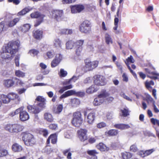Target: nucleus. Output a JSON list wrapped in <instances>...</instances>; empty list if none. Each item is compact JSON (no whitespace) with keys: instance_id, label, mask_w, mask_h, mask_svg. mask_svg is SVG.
<instances>
[{"instance_id":"obj_1","label":"nucleus","mask_w":159,"mask_h":159,"mask_svg":"<svg viewBox=\"0 0 159 159\" xmlns=\"http://www.w3.org/2000/svg\"><path fill=\"white\" fill-rule=\"evenodd\" d=\"M19 46L20 43L18 41L9 43L1 53V58L6 60H11L14 57V54L18 51V48Z\"/></svg>"},{"instance_id":"obj_2","label":"nucleus","mask_w":159,"mask_h":159,"mask_svg":"<svg viewBox=\"0 0 159 159\" xmlns=\"http://www.w3.org/2000/svg\"><path fill=\"white\" fill-rule=\"evenodd\" d=\"M5 129L11 133H17L22 131L24 127L17 124H8L4 126Z\"/></svg>"},{"instance_id":"obj_3","label":"nucleus","mask_w":159,"mask_h":159,"mask_svg":"<svg viewBox=\"0 0 159 159\" xmlns=\"http://www.w3.org/2000/svg\"><path fill=\"white\" fill-rule=\"evenodd\" d=\"M22 139L27 146H32L35 143V139L33 135L30 133H25L22 137Z\"/></svg>"},{"instance_id":"obj_4","label":"nucleus","mask_w":159,"mask_h":159,"mask_svg":"<svg viewBox=\"0 0 159 159\" xmlns=\"http://www.w3.org/2000/svg\"><path fill=\"white\" fill-rule=\"evenodd\" d=\"M83 119L81 113L78 111L73 114V118L72 120L73 125L76 127H80L82 124Z\"/></svg>"},{"instance_id":"obj_5","label":"nucleus","mask_w":159,"mask_h":159,"mask_svg":"<svg viewBox=\"0 0 159 159\" xmlns=\"http://www.w3.org/2000/svg\"><path fill=\"white\" fill-rule=\"evenodd\" d=\"M109 95V93L105 91L100 93L97 98L94 99L93 104L95 106L101 105L105 101V98Z\"/></svg>"},{"instance_id":"obj_6","label":"nucleus","mask_w":159,"mask_h":159,"mask_svg":"<svg viewBox=\"0 0 159 159\" xmlns=\"http://www.w3.org/2000/svg\"><path fill=\"white\" fill-rule=\"evenodd\" d=\"M45 102H40L37 106L29 105L27 107V109L30 112L37 114L42 110V108L45 107Z\"/></svg>"},{"instance_id":"obj_7","label":"nucleus","mask_w":159,"mask_h":159,"mask_svg":"<svg viewBox=\"0 0 159 159\" xmlns=\"http://www.w3.org/2000/svg\"><path fill=\"white\" fill-rule=\"evenodd\" d=\"M94 84L97 86H102L105 84V78L104 76L97 75L94 76Z\"/></svg>"},{"instance_id":"obj_8","label":"nucleus","mask_w":159,"mask_h":159,"mask_svg":"<svg viewBox=\"0 0 159 159\" xmlns=\"http://www.w3.org/2000/svg\"><path fill=\"white\" fill-rule=\"evenodd\" d=\"M80 30L82 33H88L91 30V27L87 21L84 22L80 26Z\"/></svg>"},{"instance_id":"obj_9","label":"nucleus","mask_w":159,"mask_h":159,"mask_svg":"<svg viewBox=\"0 0 159 159\" xmlns=\"http://www.w3.org/2000/svg\"><path fill=\"white\" fill-rule=\"evenodd\" d=\"M20 113V119L21 121H25L29 119V116L28 113L25 110H24V107H21Z\"/></svg>"},{"instance_id":"obj_10","label":"nucleus","mask_w":159,"mask_h":159,"mask_svg":"<svg viewBox=\"0 0 159 159\" xmlns=\"http://www.w3.org/2000/svg\"><path fill=\"white\" fill-rule=\"evenodd\" d=\"M85 72V70H81L80 68H78L76 70V74L70 79V80L71 81H72L74 82H75Z\"/></svg>"},{"instance_id":"obj_11","label":"nucleus","mask_w":159,"mask_h":159,"mask_svg":"<svg viewBox=\"0 0 159 159\" xmlns=\"http://www.w3.org/2000/svg\"><path fill=\"white\" fill-rule=\"evenodd\" d=\"M70 80H66L62 82V84L64 85H66L65 86L60 89L59 92L60 93H63L65 91L70 89H71L73 88V86L71 84H69L71 82Z\"/></svg>"},{"instance_id":"obj_12","label":"nucleus","mask_w":159,"mask_h":159,"mask_svg":"<svg viewBox=\"0 0 159 159\" xmlns=\"http://www.w3.org/2000/svg\"><path fill=\"white\" fill-rule=\"evenodd\" d=\"M98 63L97 61H91L86 60L85 61V66L89 70H91L98 66Z\"/></svg>"},{"instance_id":"obj_13","label":"nucleus","mask_w":159,"mask_h":159,"mask_svg":"<svg viewBox=\"0 0 159 159\" xmlns=\"http://www.w3.org/2000/svg\"><path fill=\"white\" fill-rule=\"evenodd\" d=\"M77 132L79 138L81 141H84L87 139L86 129H80Z\"/></svg>"},{"instance_id":"obj_14","label":"nucleus","mask_w":159,"mask_h":159,"mask_svg":"<svg viewBox=\"0 0 159 159\" xmlns=\"http://www.w3.org/2000/svg\"><path fill=\"white\" fill-rule=\"evenodd\" d=\"M31 17L32 18H40V19L37 21L36 23L34 25V26L37 27L43 21V15H40L39 13L36 12L32 13L30 15Z\"/></svg>"},{"instance_id":"obj_15","label":"nucleus","mask_w":159,"mask_h":159,"mask_svg":"<svg viewBox=\"0 0 159 159\" xmlns=\"http://www.w3.org/2000/svg\"><path fill=\"white\" fill-rule=\"evenodd\" d=\"M80 93L82 95H83V93L81 92H76L75 90H71L65 92L60 97V98L62 99L63 98H65L74 94H76L78 95Z\"/></svg>"},{"instance_id":"obj_16","label":"nucleus","mask_w":159,"mask_h":159,"mask_svg":"<svg viewBox=\"0 0 159 159\" xmlns=\"http://www.w3.org/2000/svg\"><path fill=\"white\" fill-rule=\"evenodd\" d=\"M63 14V11L62 10H54L52 12V17L56 19L57 20H60L61 17Z\"/></svg>"},{"instance_id":"obj_17","label":"nucleus","mask_w":159,"mask_h":159,"mask_svg":"<svg viewBox=\"0 0 159 159\" xmlns=\"http://www.w3.org/2000/svg\"><path fill=\"white\" fill-rule=\"evenodd\" d=\"M2 84L5 87L9 88L13 86L15 81L12 79H6L3 80Z\"/></svg>"},{"instance_id":"obj_18","label":"nucleus","mask_w":159,"mask_h":159,"mask_svg":"<svg viewBox=\"0 0 159 159\" xmlns=\"http://www.w3.org/2000/svg\"><path fill=\"white\" fill-rule=\"evenodd\" d=\"M145 70L148 73L155 75V76H150L148 75L147 76L148 77L152 79H154L155 80L158 79V77L159 76V73L157 72L156 71H152L150 69L148 68H145Z\"/></svg>"},{"instance_id":"obj_19","label":"nucleus","mask_w":159,"mask_h":159,"mask_svg":"<svg viewBox=\"0 0 159 159\" xmlns=\"http://www.w3.org/2000/svg\"><path fill=\"white\" fill-rule=\"evenodd\" d=\"M98 89V87L94 84L88 88L86 90V92L88 94H91L96 92Z\"/></svg>"},{"instance_id":"obj_20","label":"nucleus","mask_w":159,"mask_h":159,"mask_svg":"<svg viewBox=\"0 0 159 159\" xmlns=\"http://www.w3.org/2000/svg\"><path fill=\"white\" fill-rule=\"evenodd\" d=\"M34 37L38 40L41 39L42 38L43 31L39 30H34L33 32Z\"/></svg>"},{"instance_id":"obj_21","label":"nucleus","mask_w":159,"mask_h":159,"mask_svg":"<svg viewBox=\"0 0 159 159\" xmlns=\"http://www.w3.org/2000/svg\"><path fill=\"white\" fill-rule=\"evenodd\" d=\"M22 147L16 143L13 144L12 146V149L15 152H20L22 150Z\"/></svg>"},{"instance_id":"obj_22","label":"nucleus","mask_w":159,"mask_h":159,"mask_svg":"<svg viewBox=\"0 0 159 159\" xmlns=\"http://www.w3.org/2000/svg\"><path fill=\"white\" fill-rule=\"evenodd\" d=\"M95 118V114L94 112L92 111L89 113L87 116V122L90 124L93 123Z\"/></svg>"},{"instance_id":"obj_23","label":"nucleus","mask_w":159,"mask_h":159,"mask_svg":"<svg viewBox=\"0 0 159 159\" xmlns=\"http://www.w3.org/2000/svg\"><path fill=\"white\" fill-rule=\"evenodd\" d=\"M96 147L97 149L102 152L107 151L109 150L108 147L102 143H99L97 145Z\"/></svg>"},{"instance_id":"obj_24","label":"nucleus","mask_w":159,"mask_h":159,"mask_svg":"<svg viewBox=\"0 0 159 159\" xmlns=\"http://www.w3.org/2000/svg\"><path fill=\"white\" fill-rule=\"evenodd\" d=\"M57 136L56 134L51 135L48 139L47 142L48 144L49 143L50 140H51V143L52 144H55L57 142Z\"/></svg>"},{"instance_id":"obj_25","label":"nucleus","mask_w":159,"mask_h":159,"mask_svg":"<svg viewBox=\"0 0 159 159\" xmlns=\"http://www.w3.org/2000/svg\"><path fill=\"white\" fill-rule=\"evenodd\" d=\"M0 100L4 104H7L10 102L8 94L5 95L4 94H1L0 96Z\"/></svg>"},{"instance_id":"obj_26","label":"nucleus","mask_w":159,"mask_h":159,"mask_svg":"<svg viewBox=\"0 0 159 159\" xmlns=\"http://www.w3.org/2000/svg\"><path fill=\"white\" fill-rule=\"evenodd\" d=\"M63 109L62 104H59L57 107H54L53 110V113L55 114H59L62 111Z\"/></svg>"},{"instance_id":"obj_27","label":"nucleus","mask_w":159,"mask_h":159,"mask_svg":"<svg viewBox=\"0 0 159 159\" xmlns=\"http://www.w3.org/2000/svg\"><path fill=\"white\" fill-rule=\"evenodd\" d=\"M8 97L9 98L10 101L11 100H14L17 99L19 102L20 101V98L18 95L14 93H11L8 94Z\"/></svg>"},{"instance_id":"obj_28","label":"nucleus","mask_w":159,"mask_h":159,"mask_svg":"<svg viewBox=\"0 0 159 159\" xmlns=\"http://www.w3.org/2000/svg\"><path fill=\"white\" fill-rule=\"evenodd\" d=\"M61 43V40L57 38L54 40L53 45L57 49H61L62 46Z\"/></svg>"},{"instance_id":"obj_29","label":"nucleus","mask_w":159,"mask_h":159,"mask_svg":"<svg viewBox=\"0 0 159 159\" xmlns=\"http://www.w3.org/2000/svg\"><path fill=\"white\" fill-rule=\"evenodd\" d=\"M19 20L20 19L19 18H14L12 20L9 21L7 24H6V26H7V28L8 27H12L15 25Z\"/></svg>"},{"instance_id":"obj_30","label":"nucleus","mask_w":159,"mask_h":159,"mask_svg":"<svg viewBox=\"0 0 159 159\" xmlns=\"http://www.w3.org/2000/svg\"><path fill=\"white\" fill-rule=\"evenodd\" d=\"M80 103V101L79 99L74 98L71 100L70 104L73 107L78 106Z\"/></svg>"},{"instance_id":"obj_31","label":"nucleus","mask_w":159,"mask_h":159,"mask_svg":"<svg viewBox=\"0 0 159 159\" xmlns=\"http://www.w3.org/2000/svg\"><path fill=\"white\" fill-rule=\"evenodd\" d=\"M119 21L118 18L116 17H115L114 20V26L113 28V32L116 34H118L119 33V31L117 30L118 28V23Z\"/></svg>"},{"instance_id":"obj_32","label":"nucleus","mask_w":159,"mask_h":159,"mask_svg":"<svg viewBox=\"0 0 159 159\" xmlns=\"http://www.w3.org/2000/svg\"><path fill=\"white\" fill-rule=\"evenodd\" d=\"M87 153L89 155L92 156L93 159H97V157L96 155L98 154V152L95 150H89L87 151Z\"/></svg>"},{"instance_id":"obj_33","label":"nucleus","mask_w":159,"mask_h":159,"mask_svg":"<svg viewBox=\"0 0 159 159\" xmlns=\"http://www.w3.org/2000/svg\"><path fill=\"white\" fill-rule=\"evenodd\" d=\"M31 27V25L29 24H26L20 27L21 30L23 32H26L28 31Z\"/></svg>"},{"instance_id":"obj_34","label":"nucleus","mask_w":159,"mask_h":159,"mask_svg":"<svg viewBox=\"0 0 159 159\" xmlns=\"http://www.w3.org/2000/svg\"><path fill=\"white\" fill-rule=\"evenodd\" d=\"M31 10V9L29 7H25L21 11L18 12L17 15L18 16H23L29 12Z\"/></svg>"},{"instance_id":"obj_35","label":"nucleus","mask_w":159,"mask_h":159,"mask_svg":"<svg viewBox=\"0 0 159 159\" xmlns=\"http://www.w3.org/2000/svg\"><path fill=\"white\" fill-rule=\"evenodd\" d=\"M8 154V151L0 146V157L7 156Z\"/></svg>"},{"instance_id":"obj_36","label":"nucleus","mask_w":159,"mask_h":159,"mask_svg":"<svg viewBox=\"0 0 159 159\" xmlns=\"http://www.w3.org/2000/svg\"><path fill=\"white\" fill-rule=\"evenodd\" d=\"M44 119L48 122H52L53 119L52 115L50 113H46L44 114Z\"/></svg>"},{"instance_id":"obj_37","label":"nucleus","mask_w":159,"mask_h":159,"mask_svg":"<svg viewBox=\"0 0 159 159\" xmlns=\"http://www.w3.org/2000/svg\"><path fill=\"white\" fill-rule=\"evenodd\" d=\"M63 154L65 155H67V159H71V153L70 152V149L69 148L65 150L63 152Z\"/></svg>"},{"instance_id":"obj_38","label":"nucleus","mask_w":159,"mask_h":159,"mask_svg":"<svg viewBox=\"0 0 159 159\" xmlns=\"http://www.w3.org/2000/svg\"><path fill=\"white\" fill-rule=\"evenodd\" d=\"M14 80L15 81V82L16 85L20 86H23L25 85V83L21 80L16 77H15Z\"/></svg>"},{"instance_id":"obj_39","label":"nucleus","mask_w":159,"mask_h":159,"mask_svg":"<svg viewBox=\"0 0 159 159\" xmlns=\"http://www.w3.org/2000/svg\"><path fill=\"white\" fill-rule=\"evenodd\" d=\"M121 156L123 159L130 158L132 156V155L129 152H124L121 153Z\"/></svg>"},{"instance_id":"obj_40","label":"nucleus","mask_w":159,"mask_h":159,"mask_svg":"<svg viewBox=\"0 0 159 159\" xmlns=\"http://www.w3.org/2000/svg\"><path fill=\"white\" fill-rule=\"evenodd\" d=\"M74 44V42L71 40L69 41L66 44V48L67 49H72Z\"/></svg>"},{"instance_id":"obj_41","label":"nucleus","mask_w":159,"mask_h":159,"mask_svg":"<svg viewBox=\"0 0 159 159\" xmlns=\"http://www.w3.org/2000/svg\"><path fill=\"white\" fill-rule=\"evenodd\" d=\"M16 75L19 77L23 78L25 76V73L19 70L15 71Z\"/></svg>"},{"instance_id":"obj_42","label":"nucleus","mask_w":159,"mask_h":159,"mask_svg":"<svg viewBox=\"0 0 159 159\" xmlns=\"http://www.w3.org/2000/svg\"><path fill=\"white\" fill-rule=\"evenodd\" d=\"M105 39L106 42L107 44H109L110 43H112V42L111 38L110 35L107 33H106L105 34Z\"/></svg>"},{"instance_id":"obj_43","label":"nucleus","mask_w":159,"mask_h":159,"mask_svg":"<svg viewBox=\"0 0 159 159\" xmlns=\"http://www.w3.org/2000/svg\"><path fill=\"white\" fill-rule=\"evenodd\" d=\"M154 82L152 80L150 81H146L145 83V85L146 87L149 90L151 91L150 89L152 88L151 85H154Z\"/></svg>"},{"instance_id":"obj_44","label":"nucleus","mask_w":159,"mask_h":159,"mask_svg":"<svg viewBox=\"0 0 159 159\" xmlns=\"http://www.w3.org/2000/svg\"><path fill=\"white\" fill-rule=\"evenodd\" d=\"M135 61V60L134 59L133 57L132 56H130L129 57H128L126 60L125 64L127 66V64H129V63H134Z\"/></svg>"},{"instance_id":"obj_45","label":"nucleus","mask_w":159,"mask_h":159,"mask_svg":"<svg viewBox=\"0 0 159 159\" xmlns=\"http://www.w3.org/2000/svg\"><path fill=\"white\" fill-rule=\"evenodd\" d=\"M67 71L63 69H61L60 70L59 75L61 77H65L67 75Z\"/></svg>"},{"instance_id":"obj_46","label":"nucleus","mask_w":159,"mask_h":159,"mask_svg":"<svg viewBox=\"0 0 159 159\" xmlns=\"http://www.w3.org/2000/svg\"><path fill=\"white\" fill-rule=\"evenodd\" d=\"M118 133V131L117 130L112 129L109 131L107 134L111 136H113L116 135Z\"/></svg>"},{"instance_id":"obj_47","label":"nucleus","mask_w":159,"mask_h":159,"mask_svg":"<svg viewBox=\"0 0 159 159\" xmlns=\"http://www.w3.org/2000/svg\"><path fill=\"white\" fill-rule=\"evenodd\" d=\"M20 108H19L15 111L11 112L9 113V115L11 117H13L15 115L18 114L20 111Z\"/></svg>"},{"instance_id":"obj_48","label":"nucleus","mask_w":159,"mask_h":159,"mask_svg":"<svg viewBox=\"0 0 159 159\" xmlns=\"http://www.w3.org/2000/svg\"><path fill=\"white\" fill-rule=\"evenodd\" d=\"M7 29V26L4 24V23L2 22L0 23V33L3 30H6Z\"/></svg>"},{"instance_id":"obj_49","label":"nucleus","mask_w":159,"mask_h":159,"mask_svg":"<svg viewBox=\"0 0 159 159\" xmlns=\"http://www.w3.org/2000/svg\"><path fill=\"white\" fill-rule=\"evenodd\" d=\"M106 124L103 122L99 123L97 125V127L98 129H101L104 128L106 127Z\"/></svg>"},{"instance_id":"obj_50","label":"nucleus","mask_w":159,"mask_h":159,"mask_svg":"<svg viewBox=\"0 0 159 159\" xmlns=\"http://www.w3.org/2000/svg\"><path fill=\"white\" fill-rule=\"evenodd\" d=\"M92 82V79L91 77H88L85 79L83 81V84H89L91 83Z\"/></svg>"},{"instance_id":"obj_51","label":"nucleus","mask_w":159,"mask_h":159,"mask_svg":"<svg viewBox=\"0 0 159 159\" xmlns=\"http://www.w3.org/2000/svg\"><path fill=\"white\" fill-rule=\"evenodd\" d=\"M122 116L124 117H126L129 115L128 110L127 109L124 108L121 111Z\"/></svg>"},{"instance_id":"obj_52","label":"nucleus","mask_w":159,"mask_h":159,"mask_svg":"<svg viewBox=\"0 0 159 159\" xmlns=\"http://www.w3.org/2000/svg\"><path fill=\"white\" fill-rule=\"evenodd\" d=\"M76 6L78 13H80L83 11L85 8L84 6L81 4L77 5Z\"/></svg>"},{"instance_id":"obj_53","label":"nucleus","mask_w":159,"mask_h":159,"mask_svg":"<svg viewBox=\"0 0 159 159\" xmlns=\"http://www.w3.org/2000/svg\"><path fill=\"white\" fill-rule=\"evenodd\" d=\"M122 80L125 82H127L129 81V78L127 74L123 73L122 75Z\"/></svg>"},{"instance_id":"obj_54","label":"nucleus","mask_w":159,"mask_h":159,"mask_svg":"<svg viewBox=\"0 0 159 159\" xmlns=\"http://www.w3.org/2000/svg\"><path fill=\"white\" fill-rule=\"evenodd\" d=\"M55 55L53 51H48L47 52L46 55L48 58L51 59Z\"/></svg>"},{"instance_id":"obj_55","label":"nucleus","mask_w":159,"mask_h":159,"mask_svg":"<svg viewBox=\"0 0 159 159\" xmlns=\"http://www.w3.org/2000/svg\"><path fill=\"white\" fill-rule=\"evenodd\" d=\"M60 62L59 61L54 59L51 62V66L52 67H55L58 65Z\"/></svg>"},{"instance_id":"obj_56","label":"nucleus","mask_w":159,"mask_h":159,"mask_svg":"<svg viewBox=\"0 0 159 159\" xmlns=\"http://www.w3.org/2000/svg\"><path fill=\"white\" fill-rule=\"evenodd\" d=\"M84 42L83 40H79L77 41L75 43V45L77 47H82Z\"/></svg>"},{"instance_id":"obj_57","label":"nucleus","mask_w":159,"mask_h":159,"mask_svg":"<svg viewBox=\"0 0 159 159\" xmlns=\"http://www.w3.org/2000/svg\"><path fill=\"white\" fill-rule=\"evenodd\" d=\"M39 51L37 50L32 49L29 51V53L32 55L34 56L35 55H36L39 53Z\"/></svg>"},{"instance_id":"obj_58","label":"nucleus","mask_w":159,"mask_h":159,"mask_svg":"<svg viewBox=\"0 0 159 159\" xmlns=\"http://www.w3.org/2000/svg\"><path fill=\"white\" fill-rule=\"evenodd\" d=\"M130 149L131 152H136L138 150L135 144L131 145L130 147Z\"/></svg>"},{"instance_id":"obj_59","label":"nucleus","mask_w":159,"mask_h":159,"mask_svg":"<svg viewBox=\"0 0 159 159\" xmlns=\"http://www.w3.org/2000/svg\"><path fill=\"white\" fill-rule=\"evenodd\" d=\"M20 56L19 55H16L15 59V62L16 64V65L17 66H19V59H20Z\"/></svg>"},{"instance_id":"obj_60","label":"nucleus","mask_w":159,"mask_h":159,"mask_svg":"<svg viewBox=\"0 0 159 159\" xmlns=\"http://www.w3.org/2000/svg\"><path fill=\"white\" fill-rule=\"evenodd\" d=\"M77 48L75 51L76 54L77 55L79 56L82 51V47H78Z\"/></svg>"},{"instance_id":"obj_61","label":"nucleus","mask_w":159,"mask_h":159,"mask_svg":"<svg viewBox=\"0 0 159 159\" xmlns=\"http://www.w3.org/2000/svg\"><path fill=\"white\" fill-rule=\"evenodd\" d=\"M71 12L72 13H78L76 5L73 6L71 7Z\"/></svg>"},{"instance_id":"obj_62","label":"nucleus","mask_w":159,"mask_h":159,"mask_svg":"<svg viewBox=\"0 0 159 159\" xmlns=\"http://www.w3.org/2000/svg\"><path fill=\"white\" fill-rule=\"evenodd\" d=\"M71 12L72 13H78L76 5L73 6L71 7Z\"/></svg>"},{"instance_id":"obj_63","label":"nucleus","mask_w":159,"mask_h":159,"mask_svg":"<svg viewBox=\"0 0 159 159\" xmlns=\"http://www.w3.org/2000/svg\"><path fill=\"white\" fill-rule=\"evenodd\" d=\"M130 126L128 125L120 124V129H125L129 128Z\"/></svg>"},{"instance_id":"obj_64","label":"nucleus","mask_w":159,"mask_h":159,"mask_svg":"<svg viewBox=\"0 0 159 159\" xmlns=\"http://www.w3.org/2000/svg\"><path fill=\"white\" fill-rule=\"evenodd\" d=\"M62 55L60 54H58L56 55L55 59L60 62L62 59Z\"/></svg>"}]
</instances>
